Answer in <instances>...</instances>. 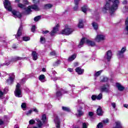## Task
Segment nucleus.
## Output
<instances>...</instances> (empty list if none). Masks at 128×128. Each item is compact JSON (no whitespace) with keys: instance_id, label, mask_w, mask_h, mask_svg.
<instances>
[{"instance_id":"603ef678","label":"nucleus","mask_w":128,"mask_h":128,"mask_svg":"<svg viewBox=\"0 0 128 128\" xmlns=\"http://www.w3.org/2000/svg\"><path fill=\"white\" fill-rule=\"evenodd\" d=\"M82 128H88V124L86 123H83L82 124Z\"/></svg>"},{"instance_id":"423d86ee","label":"nucleus","mask_w":128,"mask_h":128,"mask_svg":"<svg viewBox=\"0 0 128 128\" xmlns=\"http://www.w3.org/2000/svg\"><path fill=\"white\" fill-rule=\"evenodd\" d=\"M64 94H68V91H66L62 90V88H58L56 90V96L57 98L62 96Z\"/></svg>"},{"instance_id":"20e7f679","label":"nucleus","mask_w":128,"mask_h":128,"mask_svg":"<svg viewBox=\"0 0 128 128\" xmlns=\"http://www.w3.org/2000/svg\"><path fill=\"white\" fill-rule=\"evenodd\" d=\"M14 94L16 98L22 97V89H20V84L18 83L16 86Z\"/></svg>"},{"instance_id":"f03ea898","label":"nucleus","mask_w":128,"mask_h":128,"mask_svg":"<svg viewBox=\"0 0 128 128\" xmlns=\"http://www.w3.org/2000/svg\"><path fill=\"white\" fill-rule=\"evenodd\" d=\"M18 8H20L24 10L28 14L32 12V10H40V8H38V6L36 4L29 6L27 8H26V4H23L22 3H19L18 4Z\"/></svg>"},{"instance_id":"473e14b6","label":"nucleus","mask_w":128,"mask_h":128,"mask_svg":"<svg viewBox=\"0 0 128 128\" xmlns=\"http://www.w3.org/2000/svg\"><path fill=\"white\" fill-rule=\"evenodd\" d=\"M102 98V94L100 93L98 96H96V100H100Z\"/></svg>"},{"instance_id":"72a5a7b5","label":"nucleus","mask_w":128,"mask_h":128,"mask_svg":"<svg viewBox=\"0 0 128 128\" xmlns=\"http://www.w3.org/2000/svg\"><path fill=\"white\" fill-rule=\"evenodd\" d=\"M62 110L64 112H70V108H68V107L66 106H62Z\"/></svg>"},{"instance_id":"09e8293b","label":"nucleus","mask_w":128,"mask_h":128,"mask_svg":"<svg viewBox=\"0 0 128 128\" xmlns=\"http://www.w3.org/2000/svg\"><path fill=\"white\" fill-rule=\"evenodd\" d=\"M92 100H96V95H92Z\"/></svg>"},{"instance_id":"052dcab7","label":"nucleus","mask_w":128,"mask_h":128,"mask_svg":"<svg viewBox=\"0 0 128 128\" xmlns=\"http://www.w3.org/2000/svg\"><path fill=\"white\" fill-rule=\"evenodd\" d=\"M88 116H94V112H89Z\"/></svg>"},{"instance_id":"2eb2a0df","label":"nucleus","mask_w":128,"mask_h":128,"mask_svg":"<svg viewBox=\"0 0 128 128\" xmlns=\"http://www.w3.org/2000/svg\"><path fill=\"white\" fill-rule=\"evenodd\" d=\"M12 14L14 18H22V14L18 11L13 10L12 11Z\"/></svg>"},{"instance_id":"0eeeda50","label":"nucleus","mask_w":128,"mask_h":128,"mask_svg":"<svg viewBox=\"0 0 128 128\" xmlns=\"http://www.w3.org/2000/svg\"><path fill=\"white\" fill-rule=\"evenodd\" d=\"M4 6L8 10L12 12V6L10 5V2L8 0H4Z\"/></svg>"},{"instance_id":"f3484780","label":"nucleus","mask_w":128,"mask_h":128,"mask_svg":"<svg viewBox=\"0 0 128 128\" xmlns=\"http://www.w3.org/2000/svg\"><path fill=\"white\" fill-rule=\"evenodd\" d=\"M116 86L118 90H120V92H122L124 90V87L122 85V84L117 82L116 84Z\"/></svg>"},{"instance_id":"58836bf2","label":"nucleus","mask_w":128,"mask_h":128,"mask_svg":"<svg viewBox=\"0 0 128 128\" xmlns=\"http://www.w3.org/2000/svg\"><path fill=\"white\" fill-rule=\"evenodd\" d=\"M4 92H2L1 90H0V98L2 99L4 98Z\"/></svg>"},{"instance_id":"2f4dec72","label":"nucleus","mask_w":128,"mask_h":128,"mask_svg":"<svg viewBox=\"0 0 128 128\" xmlns=\"http://www.w3.org/2000/svg\"><path fill=\"white\" fill-rule=\"evenodd\" d=\"M36 120L38 122L37 124L38 128H42V121H40V119H38Z\"/></svg>"},{"instance_id":"9b49d317","label":"nucleus","mask_w":128,"mask_h":128,"mask_svg":"<svg viewBox=\"0 0 128 128\" xmlns=\"http://www.w3.org/2000/svg\"><path fill=\"white\" fill-rule=\"evenodd\" d=\"M104 38L105 36L103 34H98L96 37L95 38V40L98 42H100L104 40Z\"/></svg>"},{"instance_id":"c756f323","label":"nucleus","mask_w":128,"mask_h":128,"mask_svg":"<svg viewBox=\"0 0 128 128\" xmlns=\"http://www.w3.org/2000/svg\"><path fill=\"white\" fill-rule=\"evenodd\" d=\"M42 121L43 124H46V114H43L42 116Z\"/></svg>"},{"instance_id":"e2e57ef3","label":"nucleus","mask_w":128,"mask_h":128,"mask_svg":"<svg viewBox=\"0 0 128 128\" xmlns=\"http://www.w3.org/2000/svg\"><path fill=\"white\" fill-rule=\"evenodd\" d=\"M24 2L25 4V6L26 4H28V0H24Z\"/></svg>"},{"instance_id":"4c0bfd02","label":"nucleus","mask_w":128,"mask_h":128,"mask_svg":"<svg viewBox=\"0 0 128 128\" xmlns=\"http://www.w3.org/2000/svg\"><path fill=\"white\" fill-rule=\"evenodd\" d=\"M42 16H37L34 18V22H38L40 20Z\"/></svg>"},{"instance_id":"864d4df0","label":"nucleus","mask_w":128,"mask_h":128,"mask_svg":"<svg viewBox=\"0 0 128 128\" xmlns=\"http://www.w3.org/2000/svg\"><path fill=\"white\" fill-rule=\"evenodd\" d=\"M4 93L6 94V92H8V88H4Z\"/></svg>"},{"instance_id":"bb28decb","label":"nucleus","mask_w":128,"mask_h":128,"mask_svg":"<svg viewBox=\"0 0 128 128\" xmlns=\"http://www.w3.org/2000/svg\"><path fill=\"white\" fill-rule=\"evenodd\" d=\"M92 26L94 28V30H98V23L96 22H93L92 23Z\"/></svg>"},{"instance_id":"338daca9","label":"nucleus","mask_w":128,"mask_h":128,"mask_svg":"<svg viewBox=\"0 0 128 128\" xmlns=\"http://www.w3.org/2000/svg\"><path fill=\"white\" fill-rule=\"evenodd\" d=\"M122 4H128V1L124 0V1H123Z\"/></svg>"},{"instance_id":"5fc2aeb1","label":"nucleus","mask_w":128,"mask_h":128,"mask_svg":"<svg viewBox=\"0 0 128 128\" xmlns=\"http://www.w3.org/2000/svg\"><path fill=\"white\" fill-rule=\"evenodd\" d=\"M32 112H38V109H36V108H34L32 110Z\"/></svg>"},{"instance_id":"a878e982","label":"nucleus","mask_w":128,"mask_h":128,"mask_svg":"<svg viewBox=\"0 0 128 128\" xmlns=\"http://www.w3.org/2000/svg\"><path fill=\"white\" fill-rule=\"evenodd\" d=\"M82 10L83 12H86L90 10V8H88V6H84L83 7H82Z\"/></svg>"},{"instance_id":"f8f14e48","label":"nucleus","mask_w":128,"mask_h":128,"mask_svg":"<svg viewBox=\"0 0 128 128\" xmlns=\"http://www.w3.org/2000/svg\"><path fill=\"white\" fill-rule=\"evenodd\" d=\"M14 74H12L10 76L9 78L6 80V82L8 84H12L14 82Z\"/></svg>"},{"instance_id":"3c124183","label":"nucleus","mask_w":128,"mask_h":128,"mask_svg":"<svg viewBox=\"0 0 128 128\" xmlns=\"http://www.w3.org/2000/svg\"><path fill=\"white\" fill-rule=\"evenodd\" d=\"M31 30L32 32H34V30H36V26H32Z\"/></svg>"},{"instance_id":"bf43d9fd","label":"nucleus","mask_w":128,"mask_h":128,"mask_svg":"<svg viewBox=\"0 0 128 128\" xmlns=\"http://www.w3.org/2000/svg\"><path fill=\"white\" fill-rule=\"evenodd\" d=\"M0 112H4V110H6V108L4 106H0Z\"/></svg>"},{"instance_id":"6e6552de","label":"nucleus","mask_w":128,"mask_h":128,"mask_svg":"<svg viewBox=\"0 0 128 128\" xmlns=\"http://www.w3.org/2000/svg\"><path fill=\"white\" fill-rule=\"evenodd\" d=\"M126 47H123L120 50H118L117 53L118 58H124V54L126 52Z\"/></svg>"},{"instance_id":"393cba45","label":"nucleus","mask_w":128,"mask_h":128,"mask_svg":"<svg viewBox=\"0 0 128 128\" xmlns=\"http://www.w3.org/2000/svg\"><path fill=\"white\" fill-rule=\"evenodd\" d=\"M78 27L79 28H84V22H82V20H79Z\"/></svg>"},{"instance_id":"69168bd1","label":"nucleus","mask_w":128,"mask_h":128,"mask_svg":"<svg viewBox=\"0 0 128 128\" xmlns=\"http://www.w3.org/2000/svg\"><path fill=\"white\" fill-rule=\"evenodd\" d=\"M124 108H128V104H124Z\"/></svg>"},{"instance_id":"a18cd8bd","label":"nucleus","mask_w":128,"mask_h":128,"mask_svg":"<svg viewBox=\"0 0 128 128\" xmlns=\"http://www.w3.org/2000/svg\"><path fill=\"white\" fill-rule=\"evenodd\" d=\"M124 12H128V6H125L124 8H123Z\"/></svg>"},{"instance_id":"4468645a","label":"nucleus","mask_w":128,"mask_h":128,"mask_svg":"<svg viewBox=\"0 0 128 128\" xmlns=\"http://www.w3.org/2000/svg\"><path fill=\"white\" fill-rule=\"evenodd\" d=\"M58 28H60V25L57 24L56 26L53 28V30L50 32V36H53L56 34V32H58Z\"/></svg>"},{"instance_id":"f257e3e1","label":"nucleus","mask_w":128,"mask_h":128,"mask_svg":"<svg viewBox=\"0 0 128 128\" xmlns=\"http://www.w3.org/2000/svg\"><path fill=\"white\" fill-rule=\"evenodd\" d=\"M112 0H106V4L102 8V12L106 14L107 11L109 12L111 16H112V14L118 8V4H120V1L118 0H112V4L110 6Z\"/></svg>"},{"instance_id":"774afa93","label":"nucleus","mask_w":128,"mask_h":128,"mask_svg":"<svg viewBox=\"0 0 128 128\" xmlns=\"http://www.w3.org/2000/svg\"><path fill=\"white\" fill-rule=\"evenodd\" d=\"M4 124V121L0 119V126Z\"/></svg>"},{"instance_id":"cd10ccee","label":"nucleus","mask_w":128,"mask_h":128,"mask_svg":"<svg viewBox=\"0 0 128 128\" xmlns=\"http://www.w3.org/2000/svg\"><path fill=\"white\" fill-rule=\"evenodd\" d=\"M22 40L24 42H28V40H30V37L24 36L22 38Z\"/></svg>"},{"instance_id":"6ab92c4d","label":"nucleus","mask_w":128,"mask_h":128,"mask_svg":"<svg viewBox=\"0 0 128 128\" xmlns=\"http://www.w3.org/2000/svg\"><path fill=\"white\" fill-rule=\"evenodd\" d=\"M76 72L78 74H82L84 70L80 67H78L76 68Z\"/></svg>"},{"instance_id":"aec40b11","label":"nucleus","mask_w":128,"mask_h":128,"mask_svg":"<svg viewBox=\"0 0 128 128\" xmlns=\"http://www.w3.org/2000/svg\"><path fill=\"white\" fill-rule=\"evenodd\" d=\"M125 28L124 32L126 34H128V18H126V22H125Z\"/></svg>"},{"instance_id":"f704fd0d","label":"nucleus","mask_w":128,"mask_h":128,"mask_svg":"<svg viewBox=\"0 0 128 128\" xmlns=\"http://www.w3.org/2000/svg\"><path fill=\"white\" fill-rule=\"evenodd\" d=\"M21 108L23 110H26V104L24 102L22 103Z\"/></svg>"},{"instance_id":"c85d7f7f","label":"nucleus","mask_w":128,"mask_h":128,"mask_svg":"<svg viewBox=\"0 0 128 128\" xmlns=\"http://www.w3.org/2000/svg\"><path fill=\"white\" fill-rule=\"evenodd\" d=\"M22 60V58L16 56L13 58L12 60V62H16V60Z\"/></svg>"},{"instance_id":"1a4fd4ad","label":"nucleus","mask_w":128,"mask_h":128,"mask_svg":"<svg viewBox=\"0 0 128 128\" xmlns=\"http://www.w3.org/2000/svg\"><path fill=\"white\" fill-rule=\"evenodd\" d=\"M100 92H108L110 90V84H107L106 85H104L102 86L100 89Z\"/></svg>"},{"instance_id":"39448f33","label":"nucleus","mask_w":128,"mask_h":128,"mask_svg":"<svg viewBox=\"0 0 128 128\" xmlns=\"http://www.w3.org/2000/svg\"><path fill=\"white\" fill-rule=\"evenodd\" d=\"M72 32H74V30L72 28H70V27H67L62 31L61 34H65L66 36H69Z\"/></svg>"},{"instance_id":"13d9d810","label":"nucleus","mask_w":128,"mask_h":128,"mask_svg":"<svg viewBox=\"0 0 128 128\" xmlns=\"http://www.w3.org/2000/svg\"><path fill=\"white\" fill-rule=\"evenodd\" d=\"M78 5H75V6L74 8V10H78Z\"/></svg>"},{"instance_id":"e433bc0d","label":"nucleus","mask_w":128,"mask_h":128,"mask_svg":"<svg viewBox=\"0 0 128 128\" xmlns=\"http://www.w3.org/2000/svg\"><path fill=\"white\" fill-rule=\"evenodd\" d=\"M40 42L41 44H44V42H46V38L42 36H41Z\"/></svg>"},{"instance_id":"dca6fc26","label":"nucleus","mask_w":128,"mask_h":128,"mask_svg":"<svg viewBox=\"0 0 128 128\" xmlns=\"http://www.w3.org/2000/svg\"><path fill=\"white\" fill-rule=\"evenodd\" d=\"M22 26L20 25L18 30L17 34L16 36V38L17 40H20V36H22Z\"/></svg>"},{"instance_id":"6e6d98bb","label":"nucleus","mask_w":128,"mask_h":128,"mask_svg":"<svg viewBox=\"0 0 128 128\" xmlns=\"http://www.w3.org/2000/svg\"><path fill=\"white\" fill-rule=\"evenodd\" d=\"M56 52H54V51H53V52H51L50 53V56H56Z\"/></svg>"},{"instance_id":"4be33fe9","label":"nucleus","mask_w":128,"mask_h":128,"mask_svg":"<svg viewBox=\"0 0 128 128\" xmlns=\"http://www.w3.org/2000/svg\"><path fill=\"white\" fill-rule=\"evenodd\" d=\"M38 79L42 82H46V76L44 74H41L39 76Z\"/></svg>"},{"instance_id":"ea45409f","label":"nucleus","mask_w":128,"mask_h":128,"mask_svg":"<svg viewBox=\"0 0 128 128\" xmlns=\"http://www.w3.org/2000/svg\"><path fill=\"white\" fill-rule=\"evenodd\" d=\"M7 61H6V63L3 64H0V68H1L2 66H8V64H10V62H6Z\"/></svg>"},{"instance_id":"8fccbe9b","label":"nucleus","mask_w":128,"mask_h":128,"mask_svg":"<svg viewBox=\"0 0 128 128\" xmlns=\"http://www.w3.org/2000/svg\"><path fill=\"white\" fill-rule=\"evenodd\" d=\"M80 4V0H74V4L75 6H78Z\"/></svg>"},{"instance_id":"680f3d73","label":"nucleus","mask_w":128,"mask_h":128,"mask_svg":"<svg viewBox=\"0 0 128 128\" xmlns=\"http://www.w3.org/2000/svg\"><path fill=\"white\" fill-rule=\"evenodd\" d=\"M34 4H38L39 0H32Z\"/></svg>"},{"instance_id":"7ed1b4c3","label":"nucleus","mask_w":128,"mask_h":128,"mask_svg":"<svg viewBox=\"0 0 128 128\" xmlns=\"http://www.w3.org/2000/svg\"><path fill=\"white\" fill-rule=\"evenodd\" d=\"M84 42H86L88 46H96V43L94 42L90 41L88 40L86 38H83L81 39L80 42L78 45V47L80 48H82Z\"/></svg>"},{"instance_id":"a19ab883","label":"nucleus","mask_w":128,"mask_h":128,"mask_svg":"<svg viewBox=\"0 0 128 128\" xmlns=\"http://www.w3.org/2000/svg\"><path fill=\"white\" fill-rule=\"evenodd\" d=\"M108 80V77H104L103 78L102 80V82H106Z\"/></svg>"},{"instance_id":"a211bd4d","label":"nucleus","mask_w":128,"mask_h":128,"mask_svg":"<svg viewBox=\"0 0 128 128\" xmlns=\"http://www.w3.org/2000/svg\"><path fill=\"white\" fill-rule=\"evenodd\" d=\"M82 107L78 106L77 110L78 112V114H76L77 116H82L84 114V112L82 111Z\"/></svg>"},{"instance_id":"de8ad7c7","label":"nucleus","mask_w":128,"mask_h":128,"mask_svg":"<svg viewBox=\"0 0 128 128\" xmlns=\"http://www.w3.org/2000/svg\"><path fill=\"white\" fill-rule=\"evenodd\" d=\"M111 106L113 108H116V102H113L111 103Z\"/></svg>"},{"instance_id":"37998d69","label":"nucleus","mask_w":128,"mask_h":128,"mask_svg":"<svg viewBox=\"0 0 128 128\" xmlns=\"http://www.w3.org/2000/svg\"><path fill=\"white\" fill-rule=\"evenodd\" d=\"M36 123V121L34 120H30V121H29V124H34Z\"/></svg>"},{"instance_id":"b1692460","label":"nucleus","mask_w":128,"mask_h":128,"mask_svg":"<svg viewBox=\"0 0 128 128\" xmlns=\"http://www.w3.org/2000/svg\"><path fill=\"white\" fill-rule=\"evenodd\" d=\"M96 112L98 116H102V114H104V112L102 110V108H100V107L97 109Z\"/></svg>"},{"instance_id":"5701e85b","label":"nucleus","mask_w":128,"mask_h":128,"mask_svg":"<svg viewBox=\"0 0 128 128\" xmlns=\"http://www.w3.org/2000/svg\"><path fill=\"white\" fill-rule=\"evenodd\" d=\"M76 58V54H74L70 56L68 58V62H72Z\"/></svg>"},{"instance_id":"79ce46f5","label":"nucleus","mask_w":128,"mask_h":128,"mask_svg":"<svg viewBox=\"0 0 128 128\" xmlns=\"http://www.w3.org/2000/svg\"><path fill=\"white\" fill-rule=\"evenodd\" d=\"M102 126H104V125L102 124V123L100 122L96 128H102Z\"/></svg>"},{"instance_id":"ddd939ff","label":"nucleus","mask_w":128,"mask_h":128,"mask_svg":"<svg viewBox=\"0 0 128 128\" xmlns=\"http://www.w3.org/2000/svg\"><path fill=\"white\" fill-rule=\"evenodd\" d=\"M54 122L56 124V128H60V119L58 116H55L54 118Z\"/></svg>"},{"instance_id":"c03bdc74","label":"nucleus","mask_w":128,"mask_h":128,"mask_svg":"<svg viewBox=\"0 0 128 128\" xmlns=\"http://www.w3.org/2000/svg\"><path fill=\"white\" fill-rule=\"evenodd\" d=\"M60 64V60H58L57 62H55L54 64V66H58Z\"/></svg>"},{"instance_id":"0e129e2a","label":"nucleus","mask_w":128,"mask_h":128,"mask_svg":"<svg viewBox=\"0 0 128 128\" xmlns=\"http://www.w3.org/2000/svg\"><path fill=\"white\" fill-rule=\"evenodd\" d=\"M68 71L70 72H72V69L70 68H68Z\"/></svg>"},{"instance_id":"7c9ffc66","label":"nucleus","mask_w":128,"mask_h":128,"mask_svg":"<svg viewBox=\"0 0 128 128\" xmlns=\"http://www.w3.org/2000/svg\"><path fill=\"white\" fill-rule=\"evenodd\" d=\"M44 8L46 9L52 8V4H46L44 5Z\"/></svg>"},{"instance_id":"c9c22d12","label":"nucleus","mask_w":128,"mask_h":128,"mask_svg":"<svg viewBox=\"0 0 128 128\" xmlns=\"http://www.w3.org/2000/svg\"><path fill=\"white\" fill-rule=\"evenodd\" d=\"M102 70L98 71L94 74V76H98L100 75V74H102Z\"/></svg>"},{"instance_id":"412c9836","label":"nucleus","mask_w":128,"mask_h":128,"mask_svg":"<svg viewBox=\"0 0 128 128\" xmlns=\"http://www.w3.org/2000/svg\"><path fill=\"white\" fill-rule=\"evenodd\" d=\"M38 54L36 52L34 51L32 52V56L34 60H38Z\"/></svg>"},{"instance_id":"9d476101","label":"nucleus","mask_w":128,"mask_h":128,"mask_svg":"<svg viewBox=\"0 0 128 128\" xmlns=\"http://www.w3.org/2000/svg\"><path fill=\"white\" fill-rule=\"evenodd\" d=\"M112 50H109L106 52V54L104 56V58H106V60H107L108 62H110V60L112 58Z\"/></svg>"},{"instance_id":"49530a36","label":"nucleus","mask_w":128,"mask_h":128,"mask_svg":"<svg viewBox=\"0 0 128 128\" xmlns=\"http://www.w3.org/2000/svg\"><path fill=\"white\" fill-rule=\"evenodd\" d=\"M32 110H29L28 111L26 112V114L27 116H30V114H32Z\"/></svg>"},{"instance_id":"4d7b16f0","label":"nucleus","mask_w":128,"mask_h":128,"mask_svg":"<svg viewBox=\"0 0 128 128\" xmlns=\"http://www.w3.org/2000/svg\"><path fill=\"white\" fill-rule=\"evenodd\" d=\"M102 122H104V124H108V120L106 119L104 120H103Z\"/></svg>"}]
</instances>
